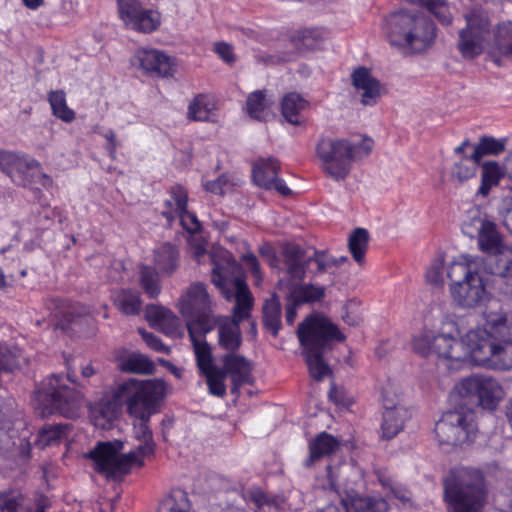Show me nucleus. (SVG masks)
<instances>
[{"mask_svg":"<svg viewBox=\"0 0 512 512\" xmlns=\"http://www.w3.org/2000/svg\"><path fill=\"white\" fill-rule=\"evenodd\" d=\"M166 396V384L161 379H129L117 384L111 394L90 405V416L96 427L109 429L118 418L123 404L133 417H147L160 412Z\"/></svg>","mask_w":512,"mask_h":512,"instance_id":"nucleus-1","label":"nucleus"},{"mask_svg":"<svg viewBox=\"0 0 512 512\" xmlns=\"http://www.w3.org/2000/svg\"><path fill=\"white\" fill-rule=\"evenodd\" d=\"M482 328L467 332L470 362L497 370L512 369V321L503 311L484 313Z\"/></svg>","mask_w":512,"mask_h":512,"instance_id":"nucleus-2","label":"nucleus"},{"mask_svg":"<svg viewBox=\"0 0 512 512\" xmlns=\"http://www.w3.org/2000/svg\"><path fill=\"white\" fill-rule=\"evenodd\" d=\"M152 415L135 417L139 423L134 424V437L140 441V444L130 452L120 454L123 443L115 441L99 442L94 449L85 454V457L94 462L95 470L108 478L117 479L128 474L133 465L142 466L144 458L154 454L155 451L153 434L148 426Z\"/></svg>","mask_w":512,"mask_h":512,"instance_id":"nucleus-3","label":"nucleus"},{"mask_svg":"<svg viewBox=\"0 0 512 512\" xmlns=\"http://www.w3.org/2000/svg\"><path fill=\"white\" fill-rule=\"evenodd\" d=\"M448 512H483L489 489L484 472L475 467H455L443 480Z\"/></svg>","mask_w":512,"mask_h":512,"instance_id":"nucleus-4","label":"nucleus"},{"mask_svg":"<svg viewBox=\"0 0 512 512\" xmlns=\"http://www.w3.org/2000/svg\"><path fill=\"white\" fill-rule=\"evenodd\" d=\"M297 336L303 347V355L311 377L316 381H322L332 373L323 359L324 352L331 349L333 341L341 342L345 336L328 318L314 314L299 324Z\"/></svg>","mask_w":512,"mask_h":512,"instance_id":"nucleus-5","label":"nucleus"},{"mask_svg":"<svg viewBox=\"0 0 512 512\" xmlns=\"http://www.w3.org/2000/svg\"><path fill=\"white\" fill-rule=\"evenodd\" d=\"M383 31L393 46L417 54L430 48L436 38L434 22L421 13L399 10L386 17Z\"/></svg>","mask_w":512,"mask_h":512,"instance_id":"nucleus-6","label":"nucleus"},{"mask_svg":"<svg viewBox=\"0 0 512 512\" xmlns=\"http://www.w3.org/2000/svg\"><path fill=\"white\" fill-rule=\"evenodd\" d=\"M484 259L479 256L460 255L447 270L451 280L450 293L453 300L463 308H474L487 297L484 282Z\"/></svg>","mask_w":512,"mask_h":512,"instance_id":"nucleus-7","label":"nucleus"},{"mask_svg":"<svg viewBox=\"0 0 512 512\" xmlns=\"http://www.w3.org/2000/svg\"><path fill=\"white\" fill-rule=\"evenodd\" d=\"M373 149V140L364 138L354 143L344 138L323 137L316 145V155L324 172L334 180L345 179L355 160L367 157Z\"/></svg>","mask_w":512,"mask_h":512,"instance_id":"nucleus-8","label":"nucleus"},{"mask_svg":"<svg viewBox=\"0 0 512 512\" xmlns=\"http://www.w3.org/2000/svg\"><path fill=\"white\" fill-rule=\"evenodd\" d=\"M460 332L452 321L443 323L440 332L436 333L430 329H423L419 335L413 338L414 350L422 355L432 354L438 357L458 362L470 361V350L472 345L467 342V333L460 341L456 339Z\"/></svg>","mask_w":512,"mask_h":512,"instance_id":"nucleus-9","label":"nucleus"},{"mask_svg":"<svg viewBox=\"0 0 512 512\" xmlns=\"http://www.w3.org/2000/svg\"><path fill=\"white\" fill-rule=\"evenodd\" d=\"M238 270L239 267L235 261L227 262L226 265L214 263L211 281L226 300L230 301L235 298V306L230 319L241 323L250 318L254 298L246 281L235 274Z\"/></svg>","mask_w":512,"mask_h":512,"instance_id":"nucleus-10","label":"nucleus"},{"mask_svg":"<svg viewBox=\"0 0 512 512\" xmlns=\"http://www.w3.org/2000/svg\"><path fill=\"white\" fill-rule=\"evenodd\" d=\"M177 306L186 320L188 334H193L200 327H206V331H212L215 328L214 303L204 283L190 284L181 294Z\"/></svg>","mask_w":512,"mask_h":512,"instance_id":"nucleus-11","label":"nucleus"},{"mask_svg":"<svg viewBox=\"0 0 512 512\" xmlns=\"http://www.w3.org/2000/svg\"><path fill=\"white\" fill-rule=\"evenodd\" d=\"M312 262L316 263V269L311 271L314 275L322 274L329 267L338 265L336 259L329 257L324 251L315 250L312 256L305 255L304 273L300 279H294L286 275L281 276L278 280V288L287 293L289 301H294L296 304H304L314 303L324 298L326 290L324 286L311 283L302 284L307 268Z\"/></svg>","mask_w":512,"mask_h":512,"instance_id":"nucleus-12","label":"nucleus"},{"mask_svg":"<svg viewBox=\"0 0 512 512\" xmlns=\"http://www.w3.org/2000/svg\"><path fill=\"white\" fill-rule=\"evenodd\" d=\"M434 432L440 445L468 446L478 433L475 414L470 409L449 410L436 422Z\"/></svg>","mask_w":512,"mask_h":512,"instance_id":"nucleus-13","label":"nucleus"},{"mask_svg":"<svg viewBox=\"0 0 512 512\" xmlns=\"http://www.w3.org/2000/svg\"><path fill=\"white\" fill-rule=\"evenodd\" d=\"M38 398L47 402L51 411H56L66 418H74L79 415L83 405V396L75 388L65 383L62 375L52 374L47 378L38 391Z\"/></svg>","mask_w":512,"mask_h":512,"instance_id":"nucleus-14","label":"nucleus"},{"mask_svg":"<svg viewBox=\"0 0 512 512\" xmlns=\"http://www.w3.org/2000/svg\"><path fill=\"white\" fill-rule=\"evenodd\" d=\"M454 392L467 404L494 410L504 398L500 383L489 376L473 375L455 385Z\"/></svg>","mask_w":512,"mask_h":512,"instance_id":"nucleus-15","label":"nucleus"},{"mask_svg":"<svg viewBox=\"0 0 512 512\" xmlns=\"http://www.w3.org/2000/svg\"><path fill=\"white\" fill-rule=\"evenodd\" d=\"M467 25L460 31L458 50L465 59L479 56L490 34V21L486 14L472 11L465 16Z\"/></svg>","mask_w":512,"mask_h":512,"instance_id":"nucleus-16","label":"nucleus"},{"mask_svg":"<svg viewBox=\"0 0 512 512\" xmlns=\"http://www.w3.org/2000/svg\"><path fill=\"white\" fill-rule=\"evenodd\" d=\"M259 253L271 268L277 269L283 276L289 275L294 279L303 276L306 251L299 245L287 243L276 254L270 245L265 244L259 248Z\"/></svg>","mask_w":512,"mask_h":512,"instance_id":"nucleus-17","label":"nucleus"},{"mask_svg":"<svg viewBox=\"0 0 512 512\" xmlns=\"http://www.w3.org/2000/svg\"><path fill=\"white\" fill-rule=\"evenodd\" d=\"M117 7L120 19L134 31L150 34L161 25L160 12L145 9L140 0H117Z\"/></svg>","mask_w":512,"mask_h":512,"instance_id":"nucleus-18","label":"nucleus"},{"mask_svg":"<svg viewBox=\"0 0 512 512\" xmlns=\"http://www.w3.org/2000/svg\"><path fill=\"white\" fill-rule=\"evenodd\" d=\"M40 167L36 159L24 153L0 150V170L18 186L30 185Z\"/></svg>","mask_w":512,"mask_h":512,"instance_id":"nucleus-19","label":"nucleus"},{"mask_svg":"<svg viewBox=\"0 0 512 512\" xmlns=\"http://www.w3.org/2000/svg\"><path fill=\"white\" fill-rule=\"evenodd\" d=\"M132 64L150 77L166 78L174 72L172 58L165 52L153 48L138 49L133 56Z\"/></svg>","mask_w":512,"mask_h":512,"instance_id":"nucleus-20","label":"nucleus"},{"mask_svg":"<svg viewBox=\"0 0 512 512\" xmlns=\"http://www.w3.org/2000/svg\"><path fill=\"white\" fill-rule=\"evenodd\" d=\"M383 422L381 425L382 437L390 440L394 438L404 427L406 420L411 417L410 411L392 400L383 396Z\"/></svg>","mask_w":512,"mask_h":512,"instance_id":"nucleus-21","label":"nucleus"},{"mask_svg":"<svg viewBox=\"0 0 512 512\" xmlns=\"http://www.w3.org/2000/svg\"><path fill=\"white\" fill-rule=\"evenodd\" d=\"M223 367L220 368L226 376H230L234 388L250 383L252 380V364L243 355L226 353L222 357Z\"/></svg>","mask_w":512,"mask_h":512,"instance_id":"nucleus-22","label":"nucleus"},{"mask_svg":"<svg viewBox=\"0 0 512 512\" xmlns=\"http://www.w3.org/2000/svg\"><path fill=\"white\" fill-rule=\"evenodd\" d=\"M215 321L219 347L227 353L236 352L242 344L241 323L230 319L228 316H217Z\"/></svg>","mask_w":512,"mask_h":512,"instance_id":"nucleus-23","label":"nucleus"},{"mask_svg":"<svg viewBox=\"0 0 512 512\" xmlns=\"http://www.w3.org/2000/svg\"><path fill=\"white\" fill-rule=\"evenodd\" d=\"M352 84L357 91H362L361 103L373 105L380 97L381 84L366 67H358L351 75Z\"/></svg>","mask_w":512,"mask_h":512,"instance_id":"nucleus-24","label":"nucleus"},{"mask_svg":"<svg viewBox=\"0 0 512 512\" xmlns=\"http://www.w3.org/2000/svg\"><path fill=\"white\" fill-rule=\"evenodd\" d=\"M180 252L171 243H163L154 249L153 262L161 276H171L180 266Z\"/></svg>","mask_w":512,"mask_h":512,"instance_id":"nucleus-25","label":"nucleus"},{"mask_svg":"<svg viewBox=\"0 0 512 512\" xmlns=\"http://www.w3.org/2000/svg\"><path fill=\"white\" fill-rule=\"evenodd\" d=\"M488 55L498 66L501 65L502 57L512 56V22L501 23L497 26Z\"/></svg>","mask_w":512,"mask_h":512,"instance_id":"nucleus-26","label":"nucleus"},{"mask_svg":"<svg viewBox=\"0 0 512 512\" xmlns=\"http://www.w3.org/2000/svg\"><path fill=\"white\" fill-rule=\"evenodd\" d=\"M209 332L206 331V327H200L193 334H189L200 373L217 368L213 362L211 346L204 339Z\"/></svg>","mask_w":512,"mask_h":512,"instance_id":"nucleus-27","label":"nucleus"},{"mask_svg":"<svg viewBox=\"0 0 512 512\" xmlns=\"http://www.w3.org/2000/svg\"><path fill=\"white\" fill-rule=\"evenodd\" d=\"M339 446L340 442L333 435L327 432L319 433L309 442V456L305 461V466H313L316 461L333 454Z\"/></svg>","mask_w":512,"mask_h":512,"instance_id":"nucleus-28","label":"nucleus"},{"mask_svg":"<svg viewBox=\"0 0 512 512\" xmlns=\"http://www.w3.org/2000/svg\"><path fill=\"white\" fill-rule=\"evenodd\" d=\"M217 109L216 101L209 94H197L189 103L187 118L191 121H211Z\"/></svg>","mask_w":512,"mask_h":512,"instance_id":"nucleus-29","label":"nucleus"},{"mask_svg":"<svg viewBox=\"0 0 512 512\" xmlns=\"http://www.w3.org/2000/svg\"><path fill=\"white\" fill-rule=\"evenodd\" d=\"M168 194L169 198L164 201L162 216L171 223L187 208L188 191L182 185L175 184L169 188Z\"/></svg>","mask_w":512,"mask_h":512,"instance_id":"nucleus-30","label":"nucleus"},{"mask_svg":"<svg viewBox=\"0 0 512 512\" xmlns=\"http://www.w3.org/2000/svg\"><path fill=\"white\" fill-rule=\"evenodd\" d=\"M146 318L153 325L160 326L166 335H175L179 319L168 309L158 305H147Z\"/></svg>","mask_w":512,"mask_h":512,"instance_id":"nucleus-31","label":"nucleus"},{"mask_svg":"<svg viewBox=\"0 0 512 512\" xmlns=\"http://www.w3.org/2000/svg\"><path fill=\"white\" fill-rule=\"evenodd\" d=\"M71 432L68 423L46 424L38 432L34 445L39 449L60 444Z\"/></svg>","mask_w":512,"mask_h":512,"instance_id":"nucleus-32","label":"nucleus"},{"mask_svg":"<svg viewBox=\"0 0 512 512\" xmlns=\"http://www.w3.org/2000/svg\"><path fill=\"white\" fill-rule=\"evenodd\" d=\"M480 223L478 230V245L481 251L496 254L500 252L502 240L497 231L496 224L489 220H477Z\"/></svg>","mask_w":512,"mask_h":512,"instance_id":"nucleus-33","label":"nucleus"},{"mask_svg":"<svg viewBox=\"0 0 512 512\" xmlns=\"http://www.w3.org/2000/svg\"><path fill=\"white\" fill-rule=\"evenodd\" d=\"M507 143V137L495 138L488 135L480 136L471 154L472 161L481 163V160L485 156H499L506 150Z\"/></svg>","mask_w":512,"mask_h":512,"instance_id":"nucleus-34","label":"nucleus"},{"mask_svg":"<svg viewBox=\"0 0 512 512\" xmlns=\"http://www.w3.org/2000/svg\"><path fill=\"white\" fill-rule=\"evenodd\" d=\"M308 107V101L296 92L288 93L281 102L283 117L292 125L301 124V112Z\"/></svg>","mask_w":512,"mask_h":512,"instance_id":"nucleus-35","label":"nucleus"},{"mask_svg":"<svg viewBox=\"0 0 512 512\" xmlns=\"http://www.w3.org/2000/svg\"><path fill=\"white\" fill-rule=\"evenodd\" d=\"M116 308L125 315H138L141 312L142 300L140 292L132 289H121L113 296Z\"/></svg>","mask_w":512,"mask_h":512,"instance_id":"nucleus-36","label":"nucleus"},{"mask_svg":"<svg viewBox=\"0 0 512 512\" xmlns=\"http://www.w3.org/2000/svg\"><path fill=\"white\" fill-rule=\"evenodd\" d=\"M118 368L122 372L150 375L155 371V365L147 356L132 353L119 359Z\"/></svg>","mask_w":512,"mask_h":512,"instance_id":"nucleus-37","label":"nucleus"},{"mask_svg":"<svg viewBox=\"0 0 512 512\" xmlns=\"http://www.w3.org/2000/svg\"><path fill=\"white\" fill-rule=\"evenodd\" d=\"M246 112L255 120L266 121L270 116V103L265 90L250 93L246 100Z\"/></svg>","mask_w":512,"mask_h":512,"instance_id":"nucleus-38","label":"nucleus"},{"mask_svg":"<svg viewBox=\"0 0 512 512\" xmlns=\"http://www.w3.org/2000/svg\"><path fill=\"white\" fill-rule=\"evenodd\" d=\"M160 275L154 267L145 264L139 266V285L151 299L157 298L161 293Z\"/></svg>","mask_w":512,"mask_h":512,"instance_id":"nucleus-39","label":"nucleus"},{"mask_svg":"<svg viewBox=\"0 0 512 512\" xmlns=\"http://www.w3.org/2000/svg\"><path fill=\"white\" fill-rule=\"evenodd\" d=\"M263 323L274 337L278 335L281 328V304L276 294L266 300L263 306Z\"/></svg>","mask_w":512,"mask_h":512,"instance_id":"nucleus-40","label":"nucleus"},{"mask_svg":"<svg viewBox=\"0 0 512 512\" xmlns=\"http://www.w3.org/2000/svg\"><path fill=\"white\" fill-rule=\"evenodd\" d=\"M48 102L50 104L52 114L56 118L65 123H71L76 118L74 110L68 107L66 102V94L63 90H52L48 93Z\"/></svg>","mask_w":512,"mask_h":512,"instance_id":"nucleus-41","label":"nucleus"},{"mask_svg":"<svg viewBox=\"0 0 512 512\" xmlns=\"http://www.w3.org/2000/svg\"><path fill=\"white\" fill-rule=\"evenodd\" d=\"M389 505L381 497H353L346 506V512H387Z\"/></svg>","mask_w":512,"mask_h":512,"instance_id":"nucleus-42","label":"nucleus"},{"mask_svg":"<svg viewBox=\"0 0 512 512\" xmlns=\"http://www.w3.org/2000/svg\"><path fill=\"white\" fill-rule=\"evenodd\" d=\"M158 512H194L188 494L181 490H173L160 504Z\"/></svg>","mask_w":512,"mask_h":512,"instance_id":"nucleus-43","label":"nucleus"},{"mask_svg":"<svg viewBox=\"0 0 512 512\" xmlns=\"http://www.w3.org/2000/svg\"><path fill=\"white\" fill-rule=\"evenodd\" d=\"M291 44L298 51L313 50L322 41L320 32L317 29H302L295 31L289 37Z\"/></svg>","mask_w":512,"mask_h":512,"instance_id":"nucleus-44","label":"nucleus"},{"mask_svg":"<svg viewBox=\"0 0 512 512\" xmlns=\"http://www.w3.org/2000/svg\"><path fill=\"white\" fill-rule=\"evenodd\" d=\"M369 233L364 228H356L351 233L348 240L349 251L354 260L362 264L368 249Z\"/></svg>","mask_w":512,"mask_h":512,"instance_id":"nucleus-45","label":"nucleus"},{"mask_svg":"<svg viewBox=\"0 0 512 512\" xmlns=\"http://www.w3.org/2000/svg\"><path fill=\"white\" fill-rule=\"evenodd\" d=\"M280 169L279 163L276 159H259L253 165L252 176L254 182L260 187V178L264 180H271V182L278 177Z\"/></svg>","mask_w":512,"mask_h":512,"instance_id":"nucleus-46","label":"nucleus"},{"mask_svg":"<svg viewBox=\"0 0 512 512\" xmlns=\"http://www.w3.org/2000/svg\"><path fill=\"white\" fill-rule=\"evenodd\" d=\"M201 374L206 378L210 394L218 397L225 396V379L227 376L219 367L203 372Z\"/></svg>","mask_w":512,"mask_h":512,"instance_id":"nucleus-47","label":"nucleus"},{"mask_svg":"<svg viewBox=\"0 0 512 512\" xmlns=\"http://www.w3.org/2000/svg\"><path fill=\"white\" fill-rule=\"evenodd\" d=\"M20 350L11 349L6 344L0 343V373L11 372L19 367Z\"/></svg>","mask_w":512,"mask_h":512,"instance_id":"nucleus-48","label":"nucleus"},{"mask_svg":"<svg viewBox=\"0 0 512 512\" xmlns=\"http://www.w3.org/2000/svg\"><path fill=\"white\" fill-rule=\"evenodd\" d=\"M480 163L472 161L471 155L463 157L455 163L454 175L460 180L465 181L475 176Z\"/></svg>","mask_w":512,"mask_h":512,"instance_id":"nucleus-49","label":"nucleus"},{"mask_svg":"<svg viewBox=\"0 0 512 512\" xmlns=\"http://www.w3.org/2000/svg\"><path fill=\"white\" fill-rule=\"evenodd\" d=\"M204 189L212 194L224 195L225 192L232 186L231 179L228 174L223 173L215 180L206 181Z\"/></svg>","mask_w":512,"mask_h":512,"instance_id":"nucleus-50","label":"nucleus"},{"mask_svg":"<svg viewBox=\"0 0 512 512\" xmlns=\"http://www.w3.org/2000/svg\"><path fill=\"white\" fill-rule=\"evenodd\" d=\"M502 178L501 168L496 161H486L482 164L481 179L498 185Z\"/></svg>","mask_w":512,"mask_h":512,"instance_id":"nucleus-51","label":"nucleus"},{"mask_svg":"<svg viewBox=\"0 0 512 512\" xmlns=\"http://www.w3.org/2000/svg\"><path fill=\"white\" fill-rule=\"evenodd\" d=\"M188 245L192 256L200 263L201 258L206 255L207 241L200 234H192L188 237Z\"/></svg>","mask_w":512,"mask_h":512,"instance_id":"nucleus-52","label":"nucleus"},{"mask_svg":"<svg viewBox=\"0 0 512 512\" xmlns=\"http://www.w3.org/2000/svg\"><path fill=\"white\" fill-rule=\"evenodd\" d=\"M177 218L180 219V223L184 230H186L190 235L199 233L201 230V223L198 220L195 213L189 212L187 208L184 212L179 213Z\"/></svg>","mask_w":512,"mask_h":512,"instance_id":"nucleus-53","label":"nucleus"},{"mask_svg":"<svg viewBox=\"0 0 512 512\" xmlns=\"http://www.w3.org/2000/svg\"><path fill=\"white\" fill-rule=\"evenodd\" d=\"M138 331L150 349L164 354L170 353V348L166 346L158 336L147 332L145 329H139Z\"/></svg>","mask_w":512,"mask_h":512,"instance_id":"nucleus-54","label":"nucleus"},{"mask_svg":"<svg viewBox=\"0 0 512 512\" xmlns=\"http://www.w3.org/2000/svg\"><path fill=\"white\" fill-rule=\"evenodd\" d=\"M20 506L21 496L19 494H0V512H18Z\"/></svg>","mask_w":512,"mask_h":512,"instance_id":"nucleus-55","label":"nucleus"},{"mask_svg":"<svg viewBox=\"0 0 512 512\" xmlns=\"http://www.w3.org/2000/svg\"><path fill=\"white\" fill-rule=\"evenodd\" d=\"M260 178V187L266 189V190H276L279 194L282 196H290L292 194V191L288 186L286 185L285 181L283 179H280L277 177L272 182L271 180H264L263 178Z\"/></svg>","mask_w":512,"mask_h":512,"instance_id":"nucleus-56","label":"nucleus"},{"mask_svg":"<svg viewBox=\"0 0 512 512\" xmlns=\"http://www.w3.org/2000/svg\"><path fill=\"white\" fill-rule=\"evenodd\" d=\"M242 260L245 263V265L247 266V268L250 270V272L252 273V275L256 281V284L259 285L263 280V275H262V272L260 269V264H259L257 257L253 253L249 252V253L243 255Z\"/></svg>","mask_w":512,"mask_h":512,"instance_id":"nucleus-57","label":"nucleus"},{"mask_svg":"<svg viewBox=\"0 0 512 512\" xmlns=\"http://www.w3.org/2000/svg\"><path fill=\"white\" fill-rule=\"evenodd\" d=\"M214 51L225 63L232 64L235 62L233 47L230 44L226 42H217L214 45Z\"/></svg>","mask_w":512,"mask_h":512,"instance_id":"nucleus-58","label":"nucleus"},{"mask_svg":"<svg viewBox=\"0 0 512 512\" xmlns=\"http://www.w3.org/2000/svg\"><path fill=\"white\" fill-rule=\"evenodd\" d=\"M103 137L107 141L106 149L108 150L110 157L114 159L116 157V152H117V147H118V143L116 140V134L112 129H109L108 131H106L103 134Z\"/></svg>","mask_w":512,"mask_h":512,"instance_id":"nucleus-59","label":"nucleus"},{"mask_svg":"<svg viewBox=\"0 0 512 512\" xmlns=\"http://www.w3.org/2000/svg\"><path fill=\"white\" fill-rule=\"evenodd\" d=\"M390 490L393 493L394 497L399 499L400 501L404 503L410 501V493L405 487L393 484Z\"/></svg>","mask_w":512,"mask_h":512,"instance_id":"nucleus-60","label":"nucleus"},{"mask_svg":"<svg viewBox=\"0 0 512 512\" xmlns=\"http://www.w3.org/2000/svg\"><path fill=\"white\" fill-rule=\"evenodd\" d=\"M300 304H296L294 301H290V304L286 307L285 320L287 324L292 325L297 315V307Z\"/></svg>","mask_w":512,"mask_h":512,"instance_id":"nucleus-61","label":"nucleus"},{"mask_svg":"<svg viewBox=\"0 0 512 512\" xmlns=\"http://www.w3.org/2000/svg\"><path fill=\"white\" fill-rule=\"evenodd\" d=\"M50 506V500L45 495L41 494L35 499V512H46Z\"/></svg>","mask_w":512,"mask_h":512,"instance_id":"nucleus-62","label":"nucleus"},{"mask_svg":"<svg viewBox=\"0 0 512 512\" xmlns=\"http://www.w3.org/2000/svg\"><path fill=\"white\" fill-rule=\"evenodd\" d=\"M426 277L429 282L438 284L441 280V272L439 267H432L427 271Z\"/></svg>","mask_w":512,"mask_h":512,"instance_id":"nucleus-63","label":"nucleus"},{"mask_svg":"<svg viewBox=\"0 0 512 512\" xmlns=\"http://www.w3.org/2000/svg\"><path fill=\"white\" fill-rule=\"evenodd\" d=\"M494 186L496 185L481 179V184L477 191V194L486 197L489 195L491 188Z\"/></svg>","mask_w":512,"mask_h":512,"instance_id":"nucleus-64","label":"nucleus"}]
</instances>
